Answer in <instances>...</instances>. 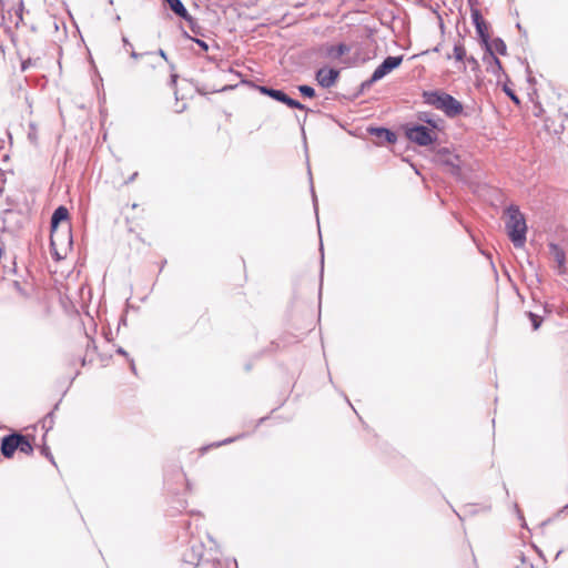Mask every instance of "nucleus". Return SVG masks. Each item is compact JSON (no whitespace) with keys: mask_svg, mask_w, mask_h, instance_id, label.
<instances>
[{"mask_svg":"<svg viewBox=\"0 0 568 568\" xmlns=\"http://www.w3.org/2000/svg\"><path fill=\"white\" fill-rule=\"evenodd\" d=\"M423 98L425 103L443 111L448 118H455L464 110L463 104L458 100L444 91H425Z\"/></svg>","mask_w":568,"mask_h":568,"instance_id":"obj_1","label":"nucleus"},{"mask_svg":"<svg viewBox=\"0 0 568 568\" xmlns=\"http://www.w3.org/2000/svg\"><path fill=\"white\" fill-rule=\"evenodd\" d=\"M506 230L516 247H523L526 242L527 225L524 215L517 206H509L506 211Z\"/></svg>","mask_w":568,"mask_h":568,"instance_id":"obj_2","label":"nucleus"},{"mask_svg":"<svg viewBox=\"0 0 568 568\" xmlns=\"http://www.w3.org/2000/svg\"><path fill=\"white\" fill-rule=\"evenodd\" d=\"M405 133L409 141L420 146H428L437 141V133L423 124L407 125Z\"/></svg>","mask_w":568,"mask_h":568,"instance_id":"obj_3","label":"nucleus"},{"mask_svg":"<svg viewBox=\"0 0 568 568\" xmlns=\"http://www.w3.org/2000/svg\"><path fill=\"white\" fill-rule=\"evenodd\" d=\"M403 62V55H389L375 69L372 77L363 82L362 89L369 88L373 83L382 80L384 77H386L388 73H390L393 70L398 68Z\"/></svg>","mask_w":568,"mask_h":568,"instance_id":"obj_4","label":"nucleus"},{"mask_svg":"<svg viewBox=\"0 0 568 568\" xmlns=\"http://www.w3.org/2000/svg\"><path fill=\"white\" fill-rule=\"evenodd\" d=\"M258 91L264 94V95H267L278 102H282L284 104H286L287 106L292 108V109H301V110H305V105H303L301 102H298L297 100H294L292 98H290L284 91L282 90H277V89H273V88H268V87H258Z\"/></svg>","mask_w":568,"mask_h":568,"instance_id":"obj_5","label":"nucleus"},{"mask_svg":"<svg viewBox=\"0 0 568 568\" xmlns=\"http://www.w3.org/2000/svg\"><path fill=\"white\" fill-rule=\"evenodd\" d=\"M19 439H22V434L12 433L1 438L0 449L6 458H11L14 452L18 450Z\"/></svg>","mask_w":568,"mask_h":568,"instance_id":"obj_6","label":"nucleus"},{"mask_svg":"<svg viewBox=\"0 0 568 568\" xmlns=\"http://www.w3.org/2000/svg\"><path fill=\"white\" fill-rule=\"evenodd\" d=\"M339 75V71L333 68H321L316 72V80L318 84L323 88H331L333 87Z\"/></svg>","mask_w":568,"mask_h":568,"instance_id":"obj_7","label":"nucleus"},{"mask_svg":"<svg viewBox=\"0 0 568 568\" xmlns=\"http://www.w3.org/2000/svg\"><path fill=\"white\" fill-rule=\"evenodd\" d=\"M549 255L556 262V270L559 275H564L567 271L566 268V254L562 248H560L555 243H549Z\"/></svg>","mask_w":568,"mask_h":568,"instance_id":"obj_8","label":"nucleus"},{"mask_svg":"<svg viewBox=\"0 0 568 568\" xmlns=\"http://www.w3.org/2000/svg\"><path fill=\"white\" fill-rule=\"evenodd\" d=\"M417 119L418 121L426 123L429 129L436 133L444 128V120L435 114L428 112H419Z\"/></svg>","mask_w":568,"mask_h":568,"instance_id":"obj_9","label":"nucleus"},{"mask_svg":"<svg viewBox=\"0 0 568 568\" xmlns=\"http://www.w3.org/2000/svg\"><path fill=\"white\" fill-rule=\"evenodd\" d=\"M170 9L180 18L184 19L189 23H192V17L189 14L186 8L181 0H165Z\"/></svg>","mask_w":568,"mask_h":568,"instance_id":"obj_10","label":"nucleus"},{"mask_svg":"<svg viewBox=\"0 0 568 568\" xmlns=\"http://www.w3.org/2000/svg\"><path fill=\"white\" fill-rule=\"evenodd\" d=\"M443 163L449 168L454 175L460 174V160L458 155H454L447 150H444Z\"/></svg>","mask_w":568,"mask_h":568,"instance_id":"obj_11","label":"nucleus"},{"mask_svg":"<svg viewBox=\"0 0 568 568\" xmlns=\"http://www.w3.org/2000/svg\"><path fill=\"white\" fill-rule=\"evenodd\" d=\"M489 48L491 49H495L499 54H503L505 55L506 54V51H507V47L505 44V42L500 39V38H496L493 40L491 42V45H489ZM489 54H490V58L494 62V67H496L497 69H500L501 68V63L499 61L498 58L495 57V54L493 53V51L490 50L489 51Z\"/></svg>","mask_w":568,"mask_h":568,"instance_id":"obj_12","label":"nucleus"},{"mask_svg":"<svg viewBox=\"0 0 568 568\" xmlns=\"http://www.w3.org/2000/svg\"><path fill=\"white\" fill-rule=\"evenodd\" d=\"M69 217V211L65 206H59L54 210L52 216H51V230L54 231L58 225L63 222V221H67Z\"/></svg>","mask_w":568,"mask_h":568,"instance_id":"obj_13","label":"nucleus"},{"mask_svg":"<svg viewBox=\"0 0 568 568\" xmlns=\"http://www.w3.org/2000/svg\"><path fill=\"white\" fill-rule=\"evenodd\" d=\"M351 48L347 44L339 43L337 45H329L326 49V55L331 59H339L342 55L348 53Z\"/></svg>","mask_w":568,"mask_h":568,"instance_id":"obj_14","label":"nucleus"},{"mask_svg":"<svg viewBox=\"0 0 568 568\" xmlns=\"http://www.w3.org/2000/svg\"><path fill=\"white\" fill-rule=\"evenodd\" d=\"M369 132L377 138L384 139L388 143H394L396 141V135L393 131L385 128H372Z\"/></svg>","mask_w":568,"mask_h":568,"instance_id":"obj_15","label":"nucleus"},{"mask_svg":"<svg viewBox=\"0 0 568 568\" xmlns=\"http://www.w3.org/2000/svg\"><path fill=\"white\" fill-rule=\"evenodd\" d=\"M475 28H476V32L478 33L481 42L486 45L487 50L490 51L489 43H488L489 34L487 32V23L484 22L481 24L476 26Z\"/></svg>","mask_w":568,"mask_h":568,"instance_id":"obj_16","label":"nucleus"},{"mask_svg":"<svg viewBox=\"0 0 568 568\" xmlns=\"http://www.w3.org/2000/svg\"><path fill=\"white\" fill-rule=\"evenodd\" d=\"M18 450L27 455H30L33 452V446L27 436L22 435V439H19Z\"/></svg>","mask_w":568,"mask_h":568,"instance_id":"obj_17","label":"nucleus"},{"mask_svg":"<svg viewBox=\"0 0 568 568\" xmlns=\"http://www.w3.org/2000/svg\"><path fill=\"white\" fill-rule=\"evenodd\" d=\"M298 91L301 92V94L303 97H306V98H314L315 97V90L310 87V85H306V84H302L298 87Z\"/></svg>","mask_w":568,"mask_h":568,"instance_id":"obj_18","label":"nucleus"},{"mask_svg":"<svg viewBox=\"0 0 568 568\" xmlns=\"http://www.w3.org/2000/svg\"><path fill=\"white\" fill-rule=\"evenodd\" d=\"M466 55V51L463 45L456 44L454 48V57L457 61H462Z\"/></svg>","mask_w":568,"mask_h":568,"instance_id":"obj_19","label":"nucleus"},{"mask_svg":"<svg viewBox=\"0 0 568 568\" xmlns=\"http://www.w3.org/2000/svg\"><path fill=\"white\" fill-rule=\"evenodd\" d=\"M471 19L475 27L485 22L481 13L477 9L471 10Z\"/></svg>","mask_w":568,"mask_h":568,"instance_id":"obj_20","label":"nucleus"},{"mask_svg":"<svg viewBox=\"0 0 568 568\" xmlns=\"http://www.w3.org/2000/svg\"><path fill=\"white\" fill-rule=\"evenodd\" d=\"M529 318L531 321L532 328L535 331L538 329L541 324V317L534 313H529Z\"/></svg>","mask_w":568,"mask_h":568,"instance_id":"obj_21","label":"nucleus"},{"mask_svg":"<svg viewBox=\"0 0 568 568\" xmlns=\"http://www.w3.org/2000/svg\"><path fill=\"white\" fill-rule=\"evenodd\" d=\"M189 38H190L191 40H193V41H194V42H195V43H196V44H197L202 50H204V51H207V50H209V44H207L205 41H203V40H201V39H193V38H191V37H189Z\"/></svg>","mask_w":568,"mask_h":568,"instance_id":"obj_22","label":"nucleus"},{"mask_svg":"<svg viewBox=\"0 0 568 568\" xmlns=\"http://www.w3.org/2000/svg\"><path fill=\"white\" fill-rule=\"evenodd\" d=\"M22 10H23V4L22 2L19 4V8L17 9L16 13H17V17L19 19V21H22Z\"/></svg>","mask_w":568,"mask_h":568,"instance_id":"obj_23","label":"nucleus"},{"mask_svg":"<svg viewBox=\"0 0 568 568\" xmlns=\"http://www.w3.org/2000/svg\"><path fill=\"white\" fill-rule=\"evenodd\" d=\"M31 65V60H27L22 62L21 69L26 71Z\"/></svg>","mask_w":568,"mask_h":568,"instance_id":"obj_24","label":"nucleus"},{"mask_svg":"<svg viewBox=\"0 0 568 568\" xmlns=\"http://www.w3.org/2000/svg\"><path fill=\"white\" fill-rule=\"evenodd\" d=\"M190 28H191L192 32H194L196 34L199 33V30H197L199 27L195 26V22L193 19H192V23H190Z\"/></svg>","mask_w":568,"mask_h":568,"instance_id":"obj_25","label":"nucleus"},{"mask_svg":"<svg viewBox=\"0 0 568 568\" xmlns=\"http://www.w3.org/2000/svg\"><path fill=\"white\" fill-rule=\"evenodd\" d=\"M234 439L235 438H227V439H225V440H223L221 443H217L216 446H221V445H225V444L232 443V442H234Z\"/></svg>","mask_w":568,"mask_h":568,"instance_id":"obj_26","label":"nucleus"},{"mask_svg":"<svg viewBox=\"0 0 568 568\" xmlns=\"http://www.w3.org/2000/svg\"><path fill=\"white\" fill-rule=\"evenodd\" d=\"M507 93L511 98L513 101H515L517 103L519 102L518 98L513 92L507 91Z\"/></svg>","mask_w":568,"mask_h":568,"instance_id":"obj_27","label":"nucleus"},{"mask_svg":"<svg viewBox=\"0 0 568 568\" xmlns=\"http://www.w3.org/2000/svg\"><path fill=\"white\" fill-rule=\"evenodd\" d=\"M130 55H131V58H133V59H139V58L141 57V54H140V53H138V52H135V51H131V52H130Z\"/></svg>","mask_w":568,"mask_h":568,"instance_id":"obj_28","label":"nucleus"},{"mask_svg":"<svg viewBox=\"0 0 568 568\" xmlns=\"http://www.w3.org/2000/svg\"><path fill=\"white\" fill-rule=\"evenodd\" d=\"M159 55H160L161 58H163L164 60H168V58H166V53H165V51H164V50L160 49V50H159Z\"/></svg>","mask_w":568,"mask_h":568,"instance_id":"obj_29","label":"nucleus"},{"mask_svg":"<svg viewBox=\"0 0 568 568\" xmlns=\"http://www.w3.org/2000/svg\"><path fill=\"white\" fill-rule=\"evenodd\" d=\"M118 354H121L123 356H128V353L122 348V347H119L118 351H116Z\"/></svg>","mask_w":568,"mask_h":568,"instance_id":"obj_30","label":"nucleus"},{"mask_svg":"<svg viewBox=\"0 0 568 568\" xmlns=\"http://www.w3.org/2000/svg\"><path fill=\"white\" fill-rule=\"evenodd\" d=\"M176 79H178V74H172V75H171V83H172V84H175Z\"/></svg>","mask_w":568,"mask_h":568,"instance_id":"obj_31","label":"nucleus"},{"mask_svg":"<svg viewBox=\"0 0 568 568\" xmlns=\"http://www.w3.org/2000/svg\"><path fill=\"white\" fill-rule=\"evenodd\" d=\"M43 453L45 454V456H47V457H49V458H50V460H51L52 463H54V462H53V457L48 453V450H47L45 448L43 449Z\"/></svg>","mask_w":568,"mask_h":568,"instance_id":"obj_32","label":"nucleus"},{"mask_svg":"<svg viewBox=\"0 0 568 568\" xmlns=\"http://www.w3.org/2000/svg\"><path fill=\"white\" fill-rule=\"evenodd\" d=\"M515 509H516V511H517V514H518L519 518H520V519H523V515H521V513H520V510H519V508H518V505H517V504H515Z\"/></svg>","mask_w":568,"mask_h":568,"instance_id":"obj_33","label":"nucleus"},{"mask_svg":"<svg viewBox=\"0 0 568 568\" xmlns=\"http://www.w3.org/2000/svg\"><path fill=\"white\" fill-rule=\"evenodd\" d=\"M122 41L125 45H131V43L129 42V40L125 37L122 38Z\"/></svg>","mask_w":568,"mask_h":568,"instance_id":"obj_34","label":"nucleus"},{"mask_svg":"<svg viewBox=\"0 0 568 568\" xmlns=\"http://www.w3.org/2000/svg\"><path fill=\"white\" fill-rule=\"evenodd\" d=\"M52 415H53L52 413L48 414V415L45 416V418H44V423H47V422H48V419H51V418H52Z\"/></svg>","mask_w":568,"mask_h":568,"instance_id":"obj_35","label":"nucleus"},{"mask_svg":"<svg viewBox=\"0 0 568 568\" xmlns=\"http://www.w3.org/2000/svg\"><path fill=\"white\" fill-rule=\"evenodd\" d=\"M312 193H313V202H314V205L316 206V196H315V193H314L313 189H312Z\"/></svg>","mask_w":568,"mask_h":568,"instance_id":"obj_36","label":"nucleus"},{"mask_svg":"<svg viewBox=\"0 0 568 568\" xmlns=\"http://www.w3.org/2000/svg\"><path fill=\"white\" fill-rule=\"evenodd\" d=\"M131 369H132V372H135V365H134L133 361H131Z\"/></svg>","mask_w":568,"mask_h":568,"instance_id":"obj_37","label":"nucleus"}]
</instances>
